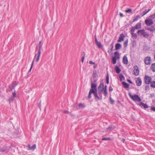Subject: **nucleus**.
<instances>
[{
	"instance_id": "19",
	"label": "nucleus",
	"mask_w": 155,
	"mask_h": 155,
	"mask_svg": "<svg viewBox=\"0 0 155 155\" xmlns=\"http://www.w3.org/2000/svg\"><path fill=\"white\" fill-rule=\"evenodd\" d=\"M122 84L125 88H127L129 87V85L127 83L124 82H122Z\"/></svg>"
},
{
	"instance_id": "52",
	"label": "nucleus",
	"mask_w": 155,
	"mask_h": 155,
	"mask_svg": "<svg viewBox=\"0 0 155 155\" xmlns=\"http://www.w3.org/2000/svg\"><path fill=\"white\" fill-rule=\"evenodd\" d=\"M111 50H112V49H113V44H112L111 45Z\"/></svg>"
},
{
	"instance_id": "23",
	"label": "nucleus",
	"mask_w": 155,
	"mask_h": 155,
	"mask_svg": "<svg viewBox=\"0 0 155 155\" xmlns=\"http://www.w3.org/2000/svg\"><path fill=\"white\" fill-rule=\"evenodd\" d=\"M140 16L139 15H137L136 17H134V19L133 22H135L136 21H137L140 18Z\"/></svg>"
},
{
	"instance_id": "37",
	"label": "nucleus",
	"mask_w": 155,
	"mask_h": 155,
	"mask_svg": "<svg viewBox=\"0 0 155 155\" xmlns=\"http://www.w3.org/2000/svg\"><path fill=\"white\" fill-rule=\"evenodd\" d=\"M151 9H149L146 12H143V14L142 15V16H144V15H145L148 12H149L150 10Z\"/></svg>"
},
{
	"instance_id": "38",
	"label": "nucleus",
	"mask_w": 155,
	"mask_h": 155,
	"mask_svg": "<svg viewBox=\"0 0 155 155\" xmlns=\"http://www.w3.org/2000/svg\"><path fill=\"white\" fill-rule=\"evenodd\" d=\"M39 49H41L42 47V45L41 44V41H40L39 42V44L38 45Z\"/></svg>"
},
{
	"instance_id": "50",
	"label": "nucleus",
	"mask_w": 155,
	"mask_h": 155,
	"mask_svg": "<svg viewBox=\"0 0 155 155\" xmlns=\"http://www.w3.org/2000/svg\"><path fill=\"white\" fill-rule=\"evenodd\" d=\"M120 15L121 17H123L124 16L123 14L121 13H120Z\"/></svg>"
},
{
	"instance_id": "39",
	"label": "nucleus",
	"mask_w": 155,
	"mask_h": 155,
	"mask_svg": "<svg viewBox=\"0 0 155 155\" xmlns=\"http://www.w3.org/2000/svg\"><path fill=\"white\" fill-rule=\"evenodd\" d=\"M41 49H39L38 51V56H40L41 52Z\"/></svg>"
},
{
	"instance_id": "8",
	"label": "nucleus",
	"mask_w": 155,
	"mask_h": 155,
	"mask_svg": "<svg viewBox=\"0 0 155 155\" xmlns=\"http://www.w3.org/2000/svg\"><path fill=\"white\" fill-rule=\"evenodd\" d=\"M134 74L135 76L138 75L139 74V68L137 66H135L134 67Z\"/></svg>"
},
{
	"instance_id": "27",
	"label": "nucleus",
	"mask_w": 155,
	"mask_h": 155,
	"mask_svg": "<svg viewBox=\"0 0 155 155\" xmlns=\"http://www.w3.org/2000/svg\"><path fill=\"white\" fill-rule=\"evenodd\" d=\"M155 18V13L150 16L148 18L150 19L151 20H153V19H154Z\"/></svg>"
},
{
	"instance_id": "25",
	"label": "nucleus",
	"mask_w": 155,
	"mask_h": 155,
	"mask_svg": "<svg viewBox=\"0 0 155 155\" xmlns=\"http://www.w3.org/2000/svg\"><path fill=\"white\" fill-rule=\"evenodd\" d=\"M151 69L153 72L155 71V63L153 64L151 66Z\"/></svg>"
},
{
	"instance_id": "14",
	"label": "nucleus",
	"mask_w": 155,
	"mask_h": 155,
	"mask_svg": "<svg viewBox=\"0 0 155 155\" xmlns=\"http://www.w3.org/2000/svg\"><path fill=\"white\" fill-rule=\"evenodd\" d=\"M123 63L125 64H127L128 63V60L127 57L124 56L123 58Z\"/></svg>"
},
{
	"instance_id": "41",
	"label": "nucleus",
	"mask_w": 155,
	"mask_h": 155,
	"mask_svg": "<svg viewBox=\"0 0 155 155\" xmlns=\"http://www.w3.org/2000/svg\"><path fill=\"white\" fill-rule=\"evenodd\" d=\"M149 89V86L148 85L146 86L145 87V90L147 91Z\"/></svg>"
},
{
	"instance_id": "7",
	"label": "nucleus",
	"mask_w": 155,
	"mask_h": 155,
	"mask_svg": "<svg viewBox=\"0 0 155 155\" xmlns=\"http://www.w3.org/2000/svg\"><path fill=\"white\" fill-rule=\"evenodd\" d=\"M95 42L96 45L98 47L101 48L102 47V45L101 44L100 42H99L97 40L96 36V35L94 36Z\"/></svg>"
},
{
	"instance_id": "57",
	"label": "nucleus",
	"mask_w": 155,
	"mask_h": 155,
	"mask_svg": "<svg viewBox=\"0 0 155 155\" xmlns=\"http://www.w3.org/2000/svg\"><path fill=\"white\" fill-rule=\"evenodd\" d=\"M109 80V77H108V76H107V77L106 80Z\"/></svg>"
},
{
	"instance_id": "10",
	"label": "nucleus",
	"mask_w": 155,
	"mask_h": 155,
	"mask_svg": "<svg viewBox=\"0 0 155 155\" xmlns=\"http://www.w3.org/2000/svg\"><path fill=\"white\" fill-rule=\"evenodd\" d=\"M136 82L137 85L140 86L142 84V81L141 79L139 78H138L136 79Z\"/></svg>"
},
{
	"instance_id": "1",
	"label": "nucleus",
	"mask_w": 155,
	"mask_h": 155,
	"mask_svg": "<svg viewBox=\"0 0 155 155\" xmlns=\"http://www.w3.org/2000/svg\"><path fill=\"white\" fill-rule=\"evenodd\" d=\"M91 88L89 92L88 98L90 99L91 97V94L93 93L95 99L96 100H98L102 99V92L104 90V85L103 84H101L99 86L98 88L97 92L99 96H97V84L95 83H92L91 86Z\"/></svg>"
},
{
	"instance_id": "31",
	"label": "nucleus",
	"mask_w": 155,
	"mask_h": 155,
	"mask_svg": "<svg viewBox=\"0 0 155 155\" xmlns=\"http://www.w3.org/2000/svg\"><path fill=\"white\" fill-rule=\"evenodd\" d=\"M119 78L120 81H122L124 79V77L122 74H120L119 75Z\"/></svg>"
},
{
	"instance_id": "29",
	"label": "nucleus",
	"mask_w": 155,
	"mask_h": 155,
	"mask_svg": "<svg viewBox=\"0 0 155 155\" xmlns=\"http://www.w3.org/2000/svg\"><path fill=\"white\" fill-rule=\"evenodd\" d=\"M117 59L115 58H112V63L113 64H115L117 62Z\"/></svg>"
},
{
	"instance_id": "26",
	"label": "nucleus",
	"mask_w": 155,
	"mask_h": 155,
	"mask_svg": "<svg viewBox=\"0 0 155 155\" xmlns=\"http://www.w3.org/2000/svg\"><path fill=\"white\" fill-rule=\"evenodd\" d=\"M78 105L79 108H84L86 107V106L84 104L81 103L79 104Z\"/></svg>"
},
{
	"instance_id": "45",
	"label": "nucleus",
	"mask_w": 155,
	"mask_h": 155,
	"mask_svg": "<svg viewBox=\"0 0 155 155\" xmlns=\"http://www.w3.org/2000/svg\"><path fill=\"white\" fill-rule=\"evenodd\" d=\"M40 57V56H37V59H36V62H38V61H39V60Z\"/></svg>"
},
{
	"instance_id": "56",
	"label": "nucleus",
	"mask_w": 155,
	"mask_h": 155,
	"mask_svg": "<svg viewBox=\"0 0 155 155\" xmlns=\"http://www.w3.org/2000/svg\"><path fill=\"white\" fill-rule=\"evenodd\" d=\"M112 50H111V49L110 50V51H108V52L109 53H110L111 52V51Z\"/></svg>"
},
{
	"instance_id": "30",
	"label": "nucleus",
	"mask_w": 155,
	"mask_h": 155,
	"mask_svg": "<svg viewBox=\"0 0 155 155\" xmlns=\"http://www.w3.org/2000/svg\"><path fill=\"white\" fill-rule=\"evenodd\" d=\"M14 97H12L11 98H10L8 100V101H9V103H11L13 102V100L15 99Z\"/></svg>"
},
{
	"instance_id": "9",
	"label": "nucleus",
	"mask_w": 155,
	"mask_h": 155,
	"mask_svg": "<svg viewBox=\"0 0 155 155\" xmlns=\"http://www.w3.org/2000/svg\"><path fill=\"white\" fill-rule=\"evenodd\" d=\"M17 84L16 82H14L12 85L9 87V89H8L7 90V92H8V91H12L13 89L15 88Z\"/></svg>"
},
{
	"instance_id": "47",
	"label": "nucleus",
	"mask_w": 155,
	"mask_h": 155,
	"mask_svg": "<svg viewBox=\"0 0 155 155\" xmlns=\"http://www.w3.org/2000/svg\"><path fill=\"white\" fill-rule=\"evenodd\" d=\"M151 109L152 110L155 111V107H152Z\"/></svg>"
},
{
	"instance_id": "24",
	"label": "nucleus",
	"mask_w": 155,
	"mask_h": 155,
	"mask_svg": "<svg viewBox=\"0 0 155 155\" xmlns=\"http://www.w3.org/2000/svg\"><path fill=\"white\" fill-rule=\"evenodd\" d=\"M150 86L153 88H155V81H152L150 83Z\"/></svg>"
},
{
	"instance_id": "17",
	"label": "nucleus",
	"mask_w": 155,
	"mask_h": 155,
	"mask_svg": "<svg viewBox=\"0 0 155 155\" xmlns=\"http://www.w3.org/2000/svg\"><path fill=\"white\" fill-rule=\"evenodd\" d=\"M140 106L141 107H143L144 108H147L148 107V105L147 104H145L143 102L140 103Z\"/></svg>"
},
{
	"instance_id": "2",
	"label": "nucleus",
	"mask_w": 155,
	"mask_h": 155,
	"mask_svg": "<svg viewBox=\"0 0 155 155\" xmlns=\"http://www.w3.org/2000/svg\"><path fill=\"white\" fill-rule=\"evenodd\" d=\"M128 94L130 98L134 101L140 102L141 101V99L140 97L137 94L132 95L130 93H129Z\"/></svg>"
},
{
	"instance_id": "42",
	"label": "nucleus",
	"mask_w": 155,
	"mask_h": 155,
	"mask_svg": "<svg viewBox=\"0 0 155 155\" xmlns=\"http://www.w3.org/2000/svg\"><path fill=\"white\" fill-rule=\"evenodd\" d=\"M84 55H85V53H84V55L82 57V58H81V62L82 63H83L84 62Z\"/></svg>"
},
{
	"instance_id": "32",
	"label": "nucleus",
	"mask_w": 155,
	"mask_h": 155,
	"mask_svg": "<svg viewBox=\"0 0 155 155\" xmlns=\"http://www.w3.org/2000/svg\"><path fill=\"white\" fill-rule=\"evenodd\" d=\"M136 29L134 27H132L130 30L131 33H134Z\"/></svg>"
},
{
	"instance_id": "4",
	"label": "nucleus",
	"mask_w": 155,
	"mask_h": 155,
	"mask_svg": "<svg viewBox=\"0 0 155 155\" xmlns=\"http://www.w3.org/2000/svg\"><path fill=\"white\" fill-rule=\"evenodd\" d=\"M152 79L148 76H145L144 78V81L145 83L147 84H149L151 82Z\"/></svg>"
},
{
	"instance_id": "22",
	"label": "nucleus",
	"mask_w": 155,
	"mask_h": 155,
	"mask_svg": "<svg viewBox=\"0 0 155 155\" xmlns=\"http://www.w3.org/2000/svg\"><path fill=\"white\" fill-rule=\"evenodd\" d=\"M131 37L132 38L135 39L137 38V35L136 33H131Z\"/></svg>"
},
{
	"instance_id": "35",
	"label": "nucleus",
	"mask_w": 155,
	"mask_h": 155,
	"mask_svg": "<svg viewBox=\"0 0 155 155\" xmlns=\"http://www.w3.org/2000/svg\"><path fill=\"white\" fill-rule=\"evenodd\" d=\"M104 94L105 96H106L107 94V90L104 89Z\"/></svg>"
},
{
	"instance_id": "43",
	"label": "nucleus",
	"mask_w": 155,
	"mask_h": 155,
	"mask_svg": "<svg viewBox=\"0 0 155 155\" xmlns=\"http://www.w3.org/2000/svg\"><path fill=\"white\" fill-rule=\"evenodd\" d=\"M62 112L65 114H68L69 113V112L67 110H64Z\"/></svg>"
},
{
	"instance_id": "44",
	"label": "nucleus",
	"mask_w": 155,
	"mask_h": 155,
	"mask_svg": "<svg viewBox=\"0 0 155 155\" xmlns=\"http://www.w3.org/2000/svg\"><path fill=\"white\" fill-rule=\"evenodd\" d=\"M16 97V94L15 92H13L12 93V97Z\"/></svg>"
},
{
	"instance_id": "21",
	"label": "nucleus",
	"mask_w": 155,
	"mask_h": 155,
	"mask_svg": "<svg viewBox=\"0 0 155 155\" xmlns=\"http://www.w3.org/2000/svg\"><path fill=\"white\" fill-rule=\"evenodd\" d=\"M115 70H116V72L117 74L119 73L121 71L120 68L118 66H116L115 67Z\"/></svg>"
},
{
	"instance_id": "48",
	"label": "nucleus",
	"mask_w": 155,
	"mask_h": 155,
	"mask_svg": "<svg viewBox=\"0 0 155 155\" xmlns=\"http://www.w3.org/2000/svg\"><path fill=\"white\" fill-rule=\"evenodd\" d=\"M89 63L90 64H93L94 65L95 64V63L94 62H92V61H89Z\"/></svg>"
},
{
	"instance_id": "11",
	"label": "nucleus",
	"mask_w": 155,
	"mask_h": 155,
	"mask_svg": "<svg viewBox=\"0 0 155 155\" xmlns=\"http://www.w3.org/2000/svg\"><path fill=\"white\" fill-rule=\"evenodd\" d=\"M124 35L123 34H121L119 38V39L118 40V42H121L124 41Z\"/></svg>"
},
{
	"instance_id": "54",
	"label": "nucleus",
	"mask_w": 155,
	"mask_h": 155,
	"mask_svg": "<svg viewBox=\"0 0 155 155\" xmlns=\"http://www.w3.org/2000/svg\"><path fill=\"white\" fill-rule=\"evenodd\" d=\"M106 89V90H107V86L106 85H105V87L104 88V89Z\"/></svg>"
},
{
	"instance_id": "15",
	"label": "nucleus",
	"mask_w": 155,
	"mask_h": 155,
	"mask_svg": "<svg viewBox=\"0 0 155 155\" xmlns=\"http://www.w3.org/2000/svg\"><path fill=\"white\" fill-rule=\"evenodd\" d=\"M115 128V127L114 126H110L107 128L106 131H111L113 130Z\"/></svg>"
},
{
	"instance_id": "53",
	"label": "nucleus",
	"mask_w": 155,
	"mask_h": 155,
	"mask_svg": "<svg viewBox=\"0 0 155 155\" xmlns=\"http://www.w3.org/2000/svg\"><path fill=\"white\" fill-rule=\"evenodd\" d=\"M106 83L107 84H108L109 83V80H106Z\"/></svg>"
},
{
	"instance_id": "5",
	"label": "nucleus",
	"mask_w": 155,
	"mask_h": 155,
	"mask_svg": "<svg viewBox=\"0 0 155 155\" xmlns=\"http://www.w3.org/2000/svg\"><path fill=\"white\" fill-rule=\"evenodd\" d=\"M154 23V22L153 20H151L150 19L148 18V19H146L145 20V23L147 26H150L153 25Z\"/></svg>"
},
{
	"instance_id": "46",
	"label": "nucleus",
	"mask_w": 155,
	"mask_h": 155,
	"mask_svg": "<svg viewBox=\"0 0 155 155\" xmlns=\"http://www.w3.org/2000/svg\"><path fill=\"white\" fill-rule=\"evenodd\" d=\"M127 43H128V40H127L125 41V42L124 43V45H125L126 46H127Z\"/></svg>"
},
{
	"instance_id": "49",
	"label": "nucleus",
	"mask_w": 155,
	"mask_h": 155,
	"mask_svg": "<svg viewBox=\"0 0 155 155\" xmlns=\"http://www.w3.org/2000/svg\"><path fill=\"white\" fill-rule=\"evenodd\" d=\"M113 89L112 87H111V86H110L109 87V91H113Z\"/></svg>"
},
{
	"instance_id": "58",
	"label": "nucleus",
	"mask_w": 155,
	"mask_h": 155,
	"mask_svg": "<svg viewBox=\"0 0 155 155\" xmlns=\"http://www.w3.org/2000/svg\"><path fill=\"white\" fill-rule=\"evenodd\" d=\"M96 65H95L94 66V68H95L96 67Z\"/></svg>"
},
{
	"instance_id": "16",
	"label": "nucleus",
	"mask_w": 155,
	"mask_h": 155,
	"mask_svg": "<svg viewBox=\"0 0 155 155\" xmlns=\"http://www.w3.org/2000/svg\"><path fill=\"white\" fill-rule=\"evenodd\" d=\"M115 47L116 50H117L121 48V45L120 43H117L115 45Z\"/></svg>"
},
{
	"instance_id": "59",
	"label": "nucleus",
	"mask_w": 155,
	"mask_h": 155,
	"mask_svg": "<svg viewBox=\"0 0 155 155\" xmlns=\"http://www.w3.org/2000/svg\"><path fill=\"white\" fill-rule=\"evenodd\" d=\"M97 96H99V95L98 94V92H97Z\"/></svg>"
},
{
	"instance_id": "20",
	"label": "nucleus",
	"mask_w": 155,
	"mask_h": 155,
	"mask_svg": "<svg viewBox=\"0 0 155 155\" xmlns=\"http://www.w3.org/2000/svg\"><path fill=\"white\" fill-rule=\"evenodd\" d=\"M114 54L115 56L113 57L114 58H115L117 59L119 58V55L118 52H115L114 53Z\"/></svg>"
},
{
	"instance_id": "13",
	"label": "nucleus",
	"mask_w": 155,
	"mask_h": 155,
	"mask_svg": "<svg viewBox=\"0 0 155 155\" xmlns=\"http://www.w3.org/2000/svg\"><path fill=\"white\" fill-rule=\"evenodd\" d=\"M9 150V149L6 147H4L2 148H0V151L2 152H7Z\"/></svg>"
},
{
	"instance_id": "40",
	"label": "nucleus",
	"mask_w": 155,
	"mask_h": 155,
	"mask_svg": "<svg viewBox=\"0 0 155 155\" xmlns=\"http://www.w3.org/2000/svg\"><path fill=\"white\" fill-rule=\"evenodd\" d=\"M110 101L112 104H113L114 103V101L111 97H110Z\"/></svg>"
},
{
	"instance_id": "34",
	"label": "nucleus",
	"mask_w": 155,
	"mask_h": 155,
	"mask_svg": "<svg viewBox=\"0 0 155 155\" xmlns=\"http://www.w3.org/2000/svg\"><path fill=\"white\" fill-rule=\"evenodd\" d=\"M132 11V10L131 9L129 8L128 10H126L125 12L126 13H131Z\"/></svg>"
},
{
	"instance_id": "3",
	"label": "nucleus",
	"mask_w": 155,
	"mask_h": 155,
	"mask_svg": "<svg viewBox=\"0 0 155 155\" xmlns=\"http://www.w3.org/2000/svg\"><path fill=\"white\" fill-rule=\"evenodd\" d=\"M137 33L139 35L143 36L144 37L147 38L149 36V33L147 32H145V30L143 29L138 30Z\"/></svg>"
},
{
	"instance_id": "18",
	"label": "nucleus",
	"mask_w": 155,
	"mask_h": 155,
	"mask_svg": "<svg viewBox=\"0 0 155 155\" xmlns=\"http://www.w3.org/2000/svg\"><path fill=\"white\" fill-rule=\"evenodd\" d=\"M136 29H140L141 28V23L139 22L138 23L135 25L134 27Z\"/></svg>"
},
{
	"instance_id": "55",
	"label": "nucleus",
	"mask_w": 155,
	"mask_h": 155,
	"mask_svg": "<svg viewBox=\"0 0 155 155\" xmlns=\"http://www.w3.org/2000/svg\"><path fill=\"white\" fill-rule=\"evenodd\" d=\"M122 141L124 143L125 141V139H122Z\"/></svg>"
},
{
	"instance_id": "28",
	"label": "nucleus",
	"mask_w": 155,
	"mask_h": 155,
	"mask_svg": "<svg viewBox=\"0 0 155 155\" xmlns=\"http://www.w3.org/2000/svg\"><path fill=\"white\" fill-rule=\"evenodd\" d=\"M147 30H150L151 31H153L155 30L154 27L153 26H151L150 27L147 29Z\"/></svg>"
},
{
	"instance_id": "6",
	"label": "nucleus",
	"mask_w": 155,
	"mask_h": 155,
	"mask_svg": "<svg viewBox=\"0 0 155 155\" xmlns=\"http://www.w3.org/2000/svg\"><path fill=\"white\" fill-rule=\"evenodd\" d=\"M151 61L150 57H147L146 58L144 59V62L147 65H149L150 64Z\"/></svg>"
},
{
	"instance_id": "60",
	"label": "nucleus",
	"mask_w": 155,
	"mask_h": 155,
	"mask_svg": "<svg viewBox=\"0 0 155 155\" xmlns=\"http://www.w3.org/2000/svg\"><path fill=\"white\" fill-rule=\"evenodd\" d=\"M36 54H35V58L36 57Z\"/></svg>"
},
{
	"instance_id": "51",
	"label": "nucleus",
	"mask_w": 155,
	"mask_h": 155,
	"mask_svg": "<svg viewBox=\"0 0 155 155\" xmlns=\"http://www.w3.org/2000/svg\"><path fill=\"white\" fill-rule=\"evenodd\" d=\"M127 81L128 82H129L130 83V84H132V81L130 80H127Z\"/></svg>"
},
{
	"instance_id": "12",
	"label": "nucleus",
	"mask_w": 155,
	"mask_h": 155,
	"mask_svg": "<svg viewBox=\"0 0 155 155\" xmlns=\"http://www.w3.org/2000/svg\"><path fill=\"white\" fill-rule=\"evenodd\" d=\"M27 147L28 148V149L29 150H34L36 148V146L35 144H33L31 147V146L30 144H28L27 146Z\"/></svg>"
},
{
	"instance_id": "36",
	"label": "nucleus",
	"mask_w": 155,
	"mask_h": 155,
	"mask_svg": "<svg viewBox=\"0 0 155 155\" xmlns=\"http://www.w3.org/2000/svg\"><path fill=\"white\" fill-rule=\"evenodd\" d=\"M102 140H111V139L110 138H105V137H104V138H103L102 139Z\"/></svg>"
},
{
	"instance_id": "33",
	"label": "nucleus",
	"mask_w": 155,
	"mask_h": 155,
	"mask_svg": "<svg viewBox=\"0 0 155 155\" xmlns=\"http://www.w3.org/2000/svg\"><path fill=\"white\" fill-rule=\"evenodd\" d=\"M34 61V60H33V61H32V63H31V66L30 68V70H29V71L28 72V73H29L31 71V69L33 67V66Z\"/></svg>"
}]
</instances>
